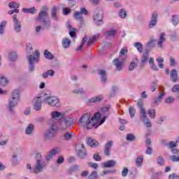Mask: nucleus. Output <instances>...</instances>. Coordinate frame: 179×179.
I'll return each instance as SVG.
<instances>
[{
  "instance_id": "603ef678",
  "label": "nucleus",
  "mask_w": 179,
  "mask_h": 179,
  "mask_svg": "<svg viewBox=\"0 0 179 179\" xmlns=\"http://www.w3.org/2000/svg\"><path fill=\"white\" fill-rule=\"evenodd\" d=\"M155 43H156V39H153V40L150 41L146 44L147 48H153V47H155Z\"/></svg>"
},
{
  "instance_id": "f704fd0d",
  "label": "nucleus",
  "mask_w": 179,
  "mask_h": 179,
  "mask_svg": "<svg viewBox=\"0 0 179 179\" xmlns=\"http://www.w3.org/2000/svg\"><path fill=\"white\" fill-rule=\"evenodd\" d=\"M71 43L72 42L71 41V40L68 38H64L62 40V46L64 47V48H69V47H71Z\"/></svg>"
},
{
  "instance_id": "c9c22d12",
  "label": "nucleus",
  "mask_w": 179,
  "mask_h": 179,
  "mask_svg": "<svg viewBox=\"0 0 179 179\" xmlns=\"http://www.w3.org/2000/svg\"><path fill=\"white\" fill-rule=\"evenodd\" d=\"M43 55L45 58H46V59H54V55H52V53H51L50 52H48V50H44Z\"/></svg>"
},
{
  "instance_id": "f8f14e48",
  "label": "nucleus",
  "mask_w": 179,
  "mask_h": 179,
  "mask_svg": "<svg viewBox=\"0 0 179 179\" xmlns=\"http://www.w3.org/2000/svg\"><path fill=\"white\" fill-rule=\"evenodd\" d=\"M166 96V93L164 92H162L158 97L155 98L154 99V101L152 102L151 106L152 107H156V106H159V103H162V100H163V98Z\"/></svg>"
},
{
  "instance_id": "49530a36",
  "label": "nucleus",
  "mask_w": 179,
  "mask_h": 179,
  "mask_svg": "<svg viewBox=\"0 0 179 179\" xmlns=\"http://www.w3.org/2000/svg\"><path fill=\"white\" fill-rule=\"evenodd\" d=\"M157 163L158 166H164V164H166V161L163 157H158L157 158Z\"/></svg>"
},
{
  "instance_id": "a19ab883",
  "label": "nucleus",
  "mask_w": 179,
  "mask_h": 179,
  "mask_svg": "<svg viewBox=\"0 0 179 179\" xmlns=\"http://www.w3.org/2000/svg\"><path fill=\"white\" fill-rule=\"evenodd\" d=\"M148 114L150 118H152V120H154V118H156V110L155 109H148Z\"/></svg>"
},
{
  "instance_id": "f03ea898",
  "label": "nucleus",
  "mask_w": 179,
  "mask_h": 179,
  "mask_svg": "<svg viewBox=\"0 0 179 179\" xmlns=\"http://www.w3.org/2000/svg\"><path fill=\"white\" fill-rule=\"evenodd\" d=\"M47 158L41 157L36 159V163L34 168H31V165L30 164H27V170H30V173L34 174H38L42 173L45 166H47Z\"/></svg>"
},
{
  "instance_id": "393cba45",
  "label": "nucleus",
  "mask_w": 179,
  "mask_h": 179,
  "mask_svg": "<svg viewBox=\"0 0 179 179\" xmlns=\"http://www.w3.org/2000/svg\"><path fill=\"white\" fill-rule=\"evenodd\" d=\"M98 74L101 76V80L102 83H106L107 82V74L106 73V71L104 69H101L98 72Z\"/></svg>"
},
{
  "instance_id": "5fc2aeb1",
  "label": "nucleus",
  "mask_w": 179,
  "mask_h": 179,
  "mask_svg": "<svg viewBox=\"0 0 179 179\" xmlns=\"http://www.w3.org/2000/svg\"><path fill=\"white\" fill-rule=\"evenodd\" d=\"M157 88V80H155L152 83L150 89L152 92H155Z\"/></svg>"
},
{
  "instance_id": "e2e57ef3",
  "label": "nucleus",
  "mask_w": 179,
  "mask_h": 179,
  "mask_svg": "<svg viewBox=\"0 0 179 179\" xmlns=\"http://www.w3.org/2000/svg\"><path fill=\"white\" fill-rule=\"evenodd\" d=\"M89 179H97V172L93 171L90 176Z\"/></svg>"
},
{
  "instance_id": "6e6d98bb",
  "label": "nucleus",
  "mask_w": 179,
  "mask_h": 179,
  "mask_svg": "<svg viewBox=\"0 0 179 179\" xmlns=\"http://www.w3.org/2000/svg\"><path fill=\"white\" fill-rule=\"evenodd\" d=\"M119 16L122 17V19H125V17H127V11L124 9H120Z\"/></svg>"
},
{
  "instance_id": "864d4df0",
  "label": "nucleus",
  "mask_w": 179,
  "mask_h": 179,
  "mask_svg": "<svg viewBox=\"0 0 179 179\" xmlns=\"http://www.w3.org/2000/svg\"><path fill=\"white\" fill-rule=\"evenodd\" d=\"M176 101V99L173 96H169L165 99V103L166 104H172V103H174Z\"/></svg>"
},
{
  "instance_id": "a878e982",
  "label": "nucleus",
  "mask_w": 179,
  "mask_h": 179,
  "mask_svg": "<svg viewBox=\"0 0 179 179\" xmlns=\"http://www.w3.org/2000/svg\"><path fill=\"white\" fill-rule=\"evenodd\" d=\"M66 27L69 29V34L71 37L73 38L76 36V29L72 27L69 23L66 24Z\"/></svg>"
},
{
  "instance_id": "052dcab7",
  "label": "nucleus",
  "mask_w": 179,
  "mask_h": 179,
  "mask_svg": "<svg viewBox=\"0 0 179 179\" xmlns=\"http://www.w3.org/2000/svg\"><path fill=\"white\" fill-rule=\"evenodd\" d=\"M128 52V48L124 47L120 50L119 58H121V55H125Z\"/></svg>"
},
{
  "instance_id": "de8ad7c7",
  "label": "nucleus",
  "mask_w": 179,
  "mask_h": 179,
  "mask_svg": "<svg viewBox=\"0 0 179 179\" xmlns=\"http://www.w3.org/2000/svg\"><path fill=\"white\" fill-rule=\"evenodd\" d=\"M75 19H77V20H83V17H82V14L79 11H76L73 15Z\"/></svg>"
},
{
  "instance_id": "1a4fd4ad",
  "label": "nucleus",
  "mask_w": 179,
  "mask_h": 179,
  "mask_svg": "<svg viewBox=\"0 0 179 179\" xmlns=\"http://www.w3.org/2000/svg\"><path fill=\"white\" fill-rule=\"evenodd\" d=\"M113 64L115 66L116 71L121 72L125 65V60H120V58H115L113 60Z\"/></svg>"
},
{
  "instance_id": "2f4dec72",
  "label": "nucleus",
  "mask_w": 179,
  "mask_h": 179,
  "mask_svg": "<svg viewBox=\"0 0 179 179\" xmlns=\"http://www.w3.org/2000/svg\"><path fill=\"white\" fill-rule=\"evenodd\" d=\"M55 75V71L54 70H48L42 74L43 79H47L48 76H54Z\"/></svg>"
},
{
  "instance_id": "423d86ee",
  "label": "nucleus",
  "mask_w": 179,
  "mask_h": 179,
  "mask_svg": "<svg viewBox=\"0 0 179 179\" xmlns=\"http://www.w3.org/2000/svg\"><path fill=\"white\" fill-rule=\"evenodd\" d=\"M40 98L42 99L43 103L52 107H59L61 106V102H59V99L57 96H50L47 94H44Z\"/></svg>"
},
{
  "instance_id": "aec40b11",
  "label": "nucleus",
  "mask_w": 179,
  "mask_h": 179,
  "mask_svg": "<svg viewBox=\"0 0 179 179\" xmlns=\"http://www.w3.org/2000/svg\"><path fill=\"white\" fill-rule=\"evenodd\" d=\"M138 64H139V60L137 59V57L134 58L130 62L129 71H130V72L134 71L135 68H137Z\"/></svg>"
},
{
  "instance_id": "bb28decb",
  "label": "nucleus",
  "mask_w": 179,
  "mask_h": 179,
  "mask_svg": "<svg viewBox=\"0 0 179 179\" xmlns=\"http://www.w3.org/2000/svg\"><path fill=\"white\" fill-rule=\"evenodd\" d=\"M165 36H166V34L164 32H162L159 36V38L158 41V47L159 48H162V47H163V43L166 41Z\"/></svg>"
},
{
  "instance_id": "2eb2a0df",
  "label": "nucleus",
  "mask_w": 179,
  "mask_h": 179,
  "mask_svg": "<svg viewBox=\"0 0 179 179\" xmlns=\"http://www.w3.org/2000/svg\"><path fill=\"white\" fill-rule=\"evenodd\" d=\"M41 97V96H38L34 99V108L36 111H40V110H41V103L43 102V99Z\"/></svg>"
},
{
  "instance_id": "09e8293b",
  "label": "nucleus",
  "mask_w": 179,
  "mask_h": 179,
  "mask_svg": "<svg viewBox=\"0 0 179 179\" xmlns=\"http://www.w3.org/2000/svg\"><path fill=\"white\" fill-rule=\"evenodd\" d=\"M72 136H73V134H71V133H65L63 136L64 140V141H71V139H72Z\"/></svg>"
},
{
  "instance_id": "9b49d317",
  "label": "nucleus",
  "mask_w": 179,
  "mask_h": 179,
  "mask_svg": "<svg viewBox=\"0 0 179 179\" xmlns=\"http://www.w3.org/2000/svg\"><path fill=\"white\" fill-rule=\"evenodd\" d=\"M13 20L14 22V30L16 33H20L22 31V22L17 20V17L14 15L13 17Z\"/></svg>"
},
{
  "instance_id": "6e6552de",
  "label": "nucleus",
  "mask_w": 179,
  "mask_h": 179,
  "mask_svg": "<svg viewBox=\"0 0 179 179\" xmlns=\"http://www.w3.org/2000/svg\"><path fill=\"white\" fill-rule=\"evenodd\" d=\"M76 150L80 157H86L87 156V152H86V149H85V145L82 143H79L76 145Z\"/></svg>"
},
{
  "instance_id": "680f3d73",
  "label": "nucleus",
  "mask_w": 179,
  "mask_h": 179,
  "mask_svg": "<svg viewBox=\"0 0 179 179\" xmlns=\"http://www.w3.org/2000/svg\"><path fill=\"white\" fill-rule=\"evenodd\" d=\"M176 141H169L168 143V148H170V149H174L177 146Z\"/></svg>"
},
{
  "instance_id": "4d7b16f0",
  "label": "nucleus",
  "mask_w": 179,
  "mask_h": 179,
  "mask_svg": "<svg viewBox=\"0 0 179 179\" xmlns=\"http://www.w3.org/2000/svg\"><path fill=\"white\" fill-rule=\"evenodd\" d=\"M67 5L69 8H73L76 5V0H66Z\"/></svg>"
},
{
  "instance_id": "f257e3e1",
  "label": "nucleus",
  "mask_w": 179,
  "mask_h": 179,
  "mask_svg": "<svg viewBox=\"0 0 179 179\" xmlns=\"http://www.w3.org/2000/svg\"><path fill=\"white\" fill-rule=\"evenodd\" d=\"M99 121H100V112L96 113L90 119V114L87 113L84 114L79 120H78V125L81 127V128H85L87 127V129H92V128H97L99 125Z\"/></svg>"
},
{
  "instance_id": "4be33fe9",
  "label": "nucleus",
  "mask_w": 179,
  "mask_h": 179,
  "mask_svg": "<svg viewBox=\"0 0 179 179\" xmlns=\"http://www.w3.org/2000/svg\"><path fill=\"white\" fill-rule=\"evenodd\" d=\"M64 125L66 128H69V127H72L73 124H75V120L73 118L69 117H66L64 120Z\"/></svg>"
},
{
  "instance_id": "79ce46f5",
  "label": "nucleus",
  "mask_w": 179,
  "mask_h": 179,
  "mask_svg": "<svg viewBox=\"0 0 179 179\" xmlns=\"http://www.w3.org/2000/svg\"><path fill=\"white\" fill-rule=\"evenodd\" d=\"M115 34H117V31L115 29H110L106 31V36L108 37H115Z\"/></svg>"
},
{
  "instance_id": "37998d69",
  "label": "nucleus",
  "mask_w": 179,
  "mask_h": 179,
  "mask_svg": "<svg viewBox=\"0 0 179 179\" xmlns=\"http://www.w3.org/2000/svg\"><path fill=\"white\" fill-rule=\"evenodd\" d=\"M22 12L24 13H34L36 12V8L34 7L30 8H22Z\"/></svg>"
},
{
  "instance_id": "dca6fc26",
  "label": "nucleus",
  "mask_w": 179,
  "mask_h": 179,
  "mask_svg": "<svg viewBox=\"0 0 179 179\" xmlns=\"http://www.w3.org/2000/svg\"><path fill=\"white\" fill-rule=\"evenodd\" d=\"M94 21L96 26L103 24V14L98 13L94 15Z\"/></svg>"
},
{
  "instance_id": "20e7f679",
  "label": "nucleus",
  "mask_w": 179,
  "mask_h": 179,
  "mask_svg": "<svg viewBox=\"0 0 179 179\" xmlns=\"http://www.w3.org/2000/svg\"><path fill=\"white\" fill-rule=\"evenodd\" d=\"M48 16V7L45 6L42 8L40 13L38 14L37 20L43 22L45 29H50L51 27V21L50 19H45Z\"/></svg>"
},
{
  "instance_id": "f3484780",
  "label": "nucleus",
  "mask_w": 179,
  "mask_h": 179,
  "mask_svg": "<svg viewBox=\"0 0 179 179\" xmlns=\"http://www.w3.org/2000/svg\"><path fill=\"white\" fill-rule=\"evenodd\" d=\"M87 145L90 146V148H99L100 146V143L97 141L92 138V137L87 138Z\"/></svg>"
},
{
  "instance_id": "ea45409f",
  "label": "nucleus",
  "mask_w": 179,
  "mask_h": 179,
  "mask_svg": "<svg viewBox=\"0 0 179 179\" xmlns=\"http://www.w3.org/2000/svg\"><path fill=\"white\" fill-rule=\"evenodd\" d=\"M6 24H8L6 21H2L0 22V34H3L4 33Z\"/></svg>"
},
{
  "instance_id": "5701e85b",
  "label": "nucleus",
  "mask_w": 179,
  "mask_h": 179,
  "mask_svg": "<svg viewBox=\"0 0 179 179\" xmlns=\"http://www.w3.org/2000/svg\"><path fill=\"white\" fill-rule=\"evenodd\" d=\"M115 164H117V162H115V160L110 159V160L102 164V166L105 169H109L111 167H114L115 166Z\"/></svg>"
},
{
  "instance_id": "e433bc0d",
  "label": "nucleus",
  "mask_w": 179,
  "mask_h": 179,
  "mask_svg": "<svg viewBox=\"0 0 179 179\" xmlns=\"http://www.w3.org/2000/svg\"><path fill=\"white\" fill-rule=\"evenodd\" d=\"M100 37L99 34L94 35L92 37L89 38V41L87 42L88 45H91V44H93L96 40H97Z\"/></svg>"
},
{
  "instance_id": "c756f323",
  "label": "nucleus",
  "mask_w": 179,
  "mask_h": 179,
  "mask_svg": "<svg viewBox=\"0 0 179 179\" xmlns=\"http://www.w3.org/2000/svg\"><path fill=\"white\" fill-rule=\"evenodd\" d=\"M8 59L11 62H15L17 59V54L15 52H10L8 53Z\"/></svg>"
},
{
  "instance_id": "0e129e2a",
  "label": "nucleus",
  "mask_w": 179,
  "mask_h": 179,
  "mask_svg": "<svg viewBox=\"0 0 179 179\" xmlns=\"http://www.w3.org/2000/svg\"><path fill=\"white\" fill-rule=\"evenodd\" d=\"M171 92H173V93H177V92H179V85L178 84L175 85L172 87Z\"/></svg>"
},
{
  "instance_id": "ddd939ff",
  "label": "nucleus",
  "mask_w": 179,
  "mask_h": 179,
  "mask_svg": "<svg viewBox=\"0 0 179 179\" xmlns=\"http://www.w3.org/2000/svg\"><path fill=\"white\" fill-rule=\"evenodd\" d=\"M37 58L31 55L28 56V62L29 64V72H33L34 71V62H36Z\"/></svg>"
},
{
  "instance_id": "b1692460",
  "label": "nucleus",
  "mask_w": 179,
  "mask_h": 179,
  "mask_svg": "<svg viewBox=\"0 0 179 179\" xmlns=\"http://www.w3.org/2000/svg\"><path fill=\"white\" fill-rule=\"evenodd\" d=\"M59 152H61V149L58 147H56L49 152L48 155H47V157H54V156L58 155Z\"/></svg>"
},
{
  "instance_id": "58836bf2",
  "label": "nucleus",
  "mask_w": 179,
  "mask_h": 179,
  "mask_svg": "<svg viewBox=\"0 0 179 179\" xmlns=\"http://www.w3.org/2000/svg\"><path fill=\"white\" fill-rule=\"evenodd\" d=\"M134 45L136 48H137L138 52H142L143 51V45H142V43L136 42L134 43Z\"/></svg>"
},
{
  "instance_id": "39448f33",
  "label": "nucleus",
  "mask_w": 179,
  "mask_h": 179,
  "mask_svg": "<svg viewBox=\"0 0 179 179\" xmlns=\"http://www.w3.org/2000/svg\"><path fill=\"white\" fill-rule=\"evenodd\" d=\"M137 106L140 108V119L143 122H144V125L147 127V128H150L152 127V123L149 121V118L146 115V110L143 107V101L142 99H138L137 101Z\"/></svg>"
},
{
  "instance_id": "9d476101",
  "label": "nucleus",
  "mask_w": 179,
  "mask_h": 179,
  "mask_svg": "<svg viewBox=\"0 0 179 179\" xmlns=\"http://www.w3.org/2000/svg\"><path fill=\"white\" fill-rule=\"evenodd\" d=\"M159 16V13L155 11L152 14L151 20L149 22L148 27L150 29H153L156 24H157V17Z\"/></svg>"
},
{
  "instance_id": "a211bd4d",
  "label": "nucleus",
  "mask_w": 179,
  "mask_h": 179,
  "mask_svg": "<svg viewBox=\"0 0 179 179\" xmlns=\"http://www.w3.org/2000/svg\"><path fill=\"white\" fill-rule=\"evenodd\" d=\"M111 148H113V141H108L104 146V155L105 156H110V150H111Z\"/></svg>"
},
{
  "instance_id": "338daca9",
  "label": "nucleus",
  "mask_w": 179,
  "mask_h": 179,
  "mask_svg": "<svg viewBox=\"0 0 179 179\" xmlns=\"http://www.w3.org/2000/svg\"><path fill=\"white\" fill-rule=\"evenodd\" d=\"M128 176V168L124 167L122 171V176L127 177Z\"/></svg>"
},
{
  "instance_id": "c85d7f7f",
  "label": "nucleus",
  "mask_w": 179,
  "mask_h": 179,
  "mask_svg": "<svg viewBox=\"0 0 179 179\" xmlns=\"http://www.w3.org/2000/svg\"><path fill=\"white\" fill-rule=\"evenodd\" d=\"M101 100H103V95H99L89 99V103H100Z\"/></svg>"
},
{
  "instance_id": "7c9ffc66",
  "label": "nucleus",
  "mask_w": 179,
  "mask_h": 179,
  "mask_svg": "<svg viewBox=\"0 0 179 179\" xmlns=\"http://www.w3.org/2000/svg\"><path fill=\"white\" fill-rule=\"evenodd\" d=\"M51 17H52V19H53V20H55L56 22H58V20H59L58 15H57V7H55V6H54L52 8Z\"/></svg>"
},
{
  "instance_id": "72a5a7b5",
  "label": "nucleus",
  "mask_w": 179,
  "mask_h": 179,
  "mask_svg": "<svg viewBox=\"0 0 179 179\" xmlns=\"http://www.w3.org/2000/svg\"><path fill=\"white\" fill-rule=\"evenodd\" d=\"M110 108H111V106L110 105L102 108L101 111L103 113L105 117H108V115H110Z\"/></svg>"
},
{
  "instance_id": "8fccbe9b",
  "label": "nucleus",
  "mask_w": 179,
  "mask_h": 179,
  "mask_svg": "<svg viewBox=\"0 0 179 179\" xmlns=\"http://www.w3.org/2000/svg\"><path fill=\"white\" fill-rule=\"evenodd\" d=\"M143 163V158L142 157H137L136 159V167H141Z\"/></svg>"
},
{
  "instance_id": "bf43d9fd",
  "label": "nucleus",
  "mask_w": 179,
  "mask_h": 179,
  "mask_svg": "<svg viewBox=\"0 0 179 179\" xmlns=\"http://www.w3.org/2000/svg\"><path fill=\"white\" fill-rule=\"evenodd\" d=\"M126 139L129 141V142H133V141H135V136L132 134H127Z\"/></svg>"
},
{
  "instance_id": "6ab92c4d",
  "label": "nucleus",
  "mask_w": 179,
  "mask_h": 179,
  "mask_svg": "<svg viewBox=\"0 0 179 179\" xmlns=\"http://www.w3.org/2000/svg\"><path fill=\"white\" fill-rule=\"evenodd\" d=\"M170 80L176 83L178 80V73L175 69H172L170 73Z\"/></svg>"
},
{
  "instance_id": "412c9836",
  "label": "nucleus",
  "mask_w": 179,
  "mask_h": 179,
  "mask_svg": "<svg viewBox=\"0 0 179 179\" xmlns=\"http://www.w3.org/2000/svg\"><path fill=\"white\" fill-rule=\"evenodd\" d=\"M50 115L53 120H57V118H59L61 120L65 117V113L58 111H53L51 113Z\"/></svg>"
},
{
  "instance_id": "7ed1b4c3",
  "label": "nucleus",
  "mask_w": 179,
  "mask_h": 179,
  "mask_svg": "<svg viewBox=\"0 0 179 179\" xmlns=\"http://www.w3.org/2000/svg\"><path fill=\"white\" fill-rule=\"evenodd\" d=\"M20 99V91L19 90H15L11 94V97L8 100V110L11 114L15 113V107L19 104V100Z\"/></svg>"
},
{
  "instance_id": "cd10ccee",
  "label": "nucleus",
  "mask_w": 179,
  "mask_h": 179,
  "mask_svg": "<svg viewBox=\"0 0 179 179\" xmlns=\"http://www.w3.org/2000/svg\"><path fill=\"white\" fill-rule=\"evenodd\" d=\"M34 132V124H29L25 129L27 135H31Z\"/></svg>"
},
{
  "instance_id": "4468645a",
  "label": "nucleus",
  "mask_w": 179,
  "mask_h": 179,
  "mask_svg": "<svg viewBox=\"0 0 179 179\" xmlns=\"http://www.w3.org/2000/svg\"><path fill=\"white\" fill-rule=\"evenodd\" d=\"M9 85V78L5 74H0V86L5 87Z\"/></svg>"
},
{
  "instance_id": "3c124183",
  "label": "nucleus",
  "mask_w": 179,
  "mask_h": 179,
  "mask_svg": "<svg viewBox=\"0 0 179 179\" xmlns=\"http://www.w3.org/2000/svg\"><path fill=\"white\" fill-rule=\"evenodd\" d=\"M148 59H149V53L148 52L144 53L141 59L142 64H145Z\"/></svg>"
},
{
  "instance_id": "473e14b6",
  "label": "nucleus",
  "mask_w": 179,
  "mask_h": 179,
  "mask_svg": "<svg viewBox=\"0 0 179 179\" xmlns=\"http://www.w3.org/2000/svg\"><path fill=\"white\" fill-rule=\"evenodd\" d=\"M170 38L171 41H177V40H178V33L177 31H173L171 32Z\"/></svg>"
},
{
  "instance_id": "4c0bfd02",
  "label": "nucleus",
  "mask_w": 179,
  "mask_h": 179,
  "mask_svg": "<svg viewBox=\"0 0 179 179\" xmlns=\"http://www.w3.org/2000/svg\"><path fill=\"white\" fill-rule=\"evenodd\" d=\"M100 37L99 34L94 35L92 37L89 38V41L87 42L88 45H91V44H93L96 40H97Z\"/></svg>"
},
{
  "instance_id": "0eeeda50",
  "label": "nucleus",
  "mask_w": 179,
  "mask_h": 179,
  "mask_svg": "<svg viewBox=\"0 0 179 179\" xmlns=\"http://www.w3.org/2000/svg\"><path fill=\"white\" fill-rule=\"evenodd\" d=\"M57 124L50 123V128L44 134L45 139H52L57 135Z\"/></svg>"
},
{
  "instance_id": "774afa93",
  "label": "nucleus",
  "mask_w": 179,
  "mask_h": 179,
  "mask_svg": "<svg viewBox=\"0 0 179 179\" xmlns=\"http://www.w3.org/2000/svg\"><path fill=\"white\" fill-rule=\"evenodd\" d=\"M169 179H179V176L176 173H172L169 175Z\"/></svg>"
},
{
  "instance_id": "69168bd1",
  "label": "nucleus",
  "mask_w": 179,
  "mask_h": 179,
  "mask_svg": "<svg viewBox=\"0 0 179 179\" xmlns=\"http://www.w3.org/2000/svg\"><path fill=\"white\" fill-rule=\"evenodd\" d=\"M71 8H63V13H64V15H68L69 14H70L71 13Z\"/></svg>"
},
{
  "instance_id": "13d9d810",
  "label": "nucleus",
  "mask_w": 179,
  "mask_h": 179,
  "mask_svg": "<svg viewBox=\"0 0 179 179\" xmlns=\"http://www.w3.org/2000/svg\"><path fill=\"white\" fill-rule=\"evenodd\" d=\"M179 22V20H178V17H177L176 15H172V23L174 26H177V24H178Z\"/></svg>"
},
{
  "instance_id": "c03bdc74",
  "label": "nucleus",
  "mask_w": 179,
  "mask_h": 179,
  "mask_svg": "<svg viewBox=\"0 0 179 179\" xmlns=\"http://www.w3.org/2000/svg\"><path fill=\"white\" fill-rule=\"evenodd\" d=\"M19 6H20V4L15 1H11L8 3V7L13 8V9H17V8H19Z\"/></svg>"
},
{
  "instance_id": "a18cd8bd",
  "label": "nucleus",
  "mask_w": 179,
  "mask_h": 179,
  "mask_svg": "<svg viewBox=\"0 0 179 179\" xmlns=\"http://www.w3.org/2000/svg\"><path fill=\"white\" fill-rule=\"evenodd\" d=\"M129 113L130 114L131 118H134L135 117V113H136V110L133 106H129Z\"/></svg>"
}]
</instances>
